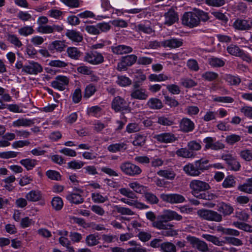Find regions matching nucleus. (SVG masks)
Masks as SVG:
<instances>
[{
  "label": "nucleus",
  "instance_id": "nucleus-53",
  "mask_svg": "<svg viewBox=\"0 0 252 252\" xmlns=\"http://www.w3.org/2000/svg\"><path fill=\"white\" fill-rule=\"evenodd\" d=\"M226 80L231 85H238L241 81V79L238 76L230 74L226 75Z\"/></svg>",
  "mask_w": 252,
  "mask_h": 252
},
{
  "label": "nucleus",
  "instance_id": "nucleus-23",
  "mask_svg": "<svg viewBox=\"0 0 252 252\" xmlns=\"http://www.w3.org/2000/svg\"><path fill=\"white\" fill-rule=\"evenodd\" d=\"M66 47L65 41L55 40L49 44V49L50 50H56L57 52H62L64 51Z\"/></svg>",
  "mask_w": 252,
  "mask_h": 252
},
{
  "label": "nucleus",
  "instance_id": "nucleus-62",
  "mask_svg": "<svg viewBox=\"0 0 252 252\" xmlns=\"http://www.w3.org/2000/svg\"><path fill=\"white\" fill-rule=\"evenodd\" d=\"M47 177L51 180L59 181L61 179V176L60 174L54 170H49L46 173Z\"/></svg>",
  "mask_w": 252,
  "mask_h": 252
},
{
  "label": "nucleus",
  "instance_id": "nucleus-52",
  "mask_svg": "<svg viewBox=\"0 0 252 252\" xmlns=\"http://www.w3.org/2000/svg\"><path fill=\"white\" fill-rule=\"evenodd\" d=\"M34 31L31 26H25L19 29L18 32L21 35L25 36L31 35L34 32Z\"/></svg>",
  "mask_w": 252,
  "mask_h": 252
},
{
  "label": "nucleus",
  "instance_id": "nucleus-39",
  "mask_svg": "<svg viewBox=\"0 0 252 252\" xmlns=\"http://www.w3.org/2000/svg\"><path fill=\"white\" fill-rule=\"evenodd\" d=\"M92 198L95 203H103L108 200L107 196H103L99 192H94L92 193Z\"/></svg>",
  "mask_w": 252,
  "mask_h": 252
},
{
  "label": "nucleus",
  "instance_id": "nucleus-48",
  "mask_svg": "<svg viewBox=\"0 0 252 252\" xmlns=\"http://www.w3.org/2000/svg\"><path fill=\"white\" fill-rule=\"evenodd\" d=\"M227 52L231 55L239 57L242 51L237 46L231 44L227 48Z\"/></svg>",
  "mask_w": 252,
  "mask_h": 252
},
{
  "label": "nucleus",
  "instance_id": "nucleus-7",
  "mask_svg": "<svg viewBox=\"0 0 252 252\" xmlns=\"http://www.w3.org/2000/svg\"><path fill=\"white\" fill-rule=\"evenodd\" d=\"M84 61L93 65H97L104 62V58L101 53L91 51L85 53Z\"/></svg>",
  "mask_w": 252,
  "mask_h": 252
},
{
  "label": "nucleus",
  "instance_id": "nucleus-17",
  "mask_svg": "<svg viewBox=\"0 0 252 252\" xmlns=\"http://www.w3.org/2000/svg\"><path fill=\"white\" fill-rule=\"evenodd\" d=\"M161 46L169 48H176L182 46L183 44V40L176 38H172L164 40L161 42Z\"/></svg>",
  "mask_w": 252,
  "mask_h": 252
},
{
  "label": "nucleus",
  "instance_id": "nucleus-22",
  "mask_svg": "<svg viewBox=\"0 0 252 252\" xmlns=\"http://www.w3.org/2000/svg\"><path fill=\"white\" fill-rule=\"evenodd\" d=\"M65 35L69 39L75 42H80L83 38L80 32L73 30H67Z\"/></svg>",
  "mask_w": 252,
  "mask_h": 252
},
{
  "label": "nucleus",
  "instance_id": "nucleus-34",
  "mask_svg": "<svg viewBox=\"0 0 252 252\" xmlns=\"http://www.w3.org/2000/svg\"><path fill=\"white\" fill-rule=\"evenodd\" d=\"M176 154L179 157L184 158H193L195 157V154L193 152L189 151V149H188L186 148L178 149L176 151Z\"/></svg>",
  "mask_w": 252,
  "mask_h": 252
},
{
  "label": "nucleus",
  "instance_id": "nucleus-27",
  "mask_svg": "<svg viewBox=\"0 0 252 252\" xmlns=\"http://www.w3.org/2000/svg\"><path fill=\"white\" fill-rule=\"evenodd\" d=\"M128 244L132 247L127 249L126 252H147L146 249L142 247L136 241H129Z\"/></svg>",
  "mask_w": 252,
  "mask_h": 252
},
{
  "label": "nucleus",
  "instance_id": "nucleus-36",
  "mask_svg": "<svg viewBox=\"0 0 252 252\" xmlns=\"http://www.w3.org/2000/svg\"><path fill=\"white\" fill-rule=\"evenodd\" d=\"M160 250L162 252H176L175 245L169 242L161 243L160 246Z\"/></svg>",
  "mask_w": 252,
  "mask_h": 252
},
{
  "label": "nucleus",
  "instance_id": "nucleus-18",
  "mask_svg": "<svg viewBox=\"0 0 252 252\" xmlns=\"http://www.w3.org/2000/svg\"><path fill=\"white\" fill-rule=\"evenodd\" d=\"M233 26L235 29L241 31H247L251 29V26L249 21L245 19H237L234 22Z\"/></svg>",
  "mask_w": 252,
  "mask_h": 252
},
{
  "label": "nucleus",
  "instance_id": "nucleus-49",
  "mask_svg": "<svg viewBox=\"0 0 252 252\" xmlns=\"http://www.w3.org/2000/svg\"><path fill=\"white\" fill-rule=\"evenodd\" d=\"M181 84L187 88H189L195 86L197 85L193 80L189 78H182L181 79Z\"/></svg>",
  "mask_w": 252,
  "mask_h": 252
},
{
  "label": "nucleus",
  "instance_id": "nucleus-61",
  "mask_svg": "<svg viewBox=\"0 0 252 252\" xmlns=\"http://www.w3.org/2000/svg\"><path fill=\"white\" fill-rule=\"evenodd\" d=\"M241 140V136L237 134H231L226 136V142L230 144L233 145Z\"/></svg>",
  "mask_w": 252,
  "mask_h": 252
},
{
  "label": "nucleus",
  "instance_id": "nucleus-28",
  "mask_svg": "<svg viewBox=\"0 0 252 252\" xmlns=\"http://www.w3.org/2000/svg\"><path fill=\"white\" fill-rule=\"evenodd\" d=\"M42 195L38 190H32L26 195V199L29 201L35 202L41 199Z\"/></svg>",
  "mask_w": 252,
  "mask_h": 252
},
{
  "label": "nucleus",
  "instance_id": "nucleus-4",
  "mask_svg": "<svg viewBox=\"0 0 252 252\" xmlns=\"http://www.w3.org/2000/svg\"><path fill=\"white\" fill-rule=\"evenodd\" d=\"M153 227L161 229V235L165 237H173L178 235V231L175 230L174 225L171 223L163 224L160 221H156L154 223Z\"/></svg>",
  "mask_w": 252,
  "mask_h": 252
},
{
  "label": "nucleus",
  "instance_id": "nucleus-19",
  "mask_svg": "<svg viewBox=\"0 0 252 252\" xmlns=\"http://www.w3.org/2000/svg\"><path fill=\"white\" fill-rule=\"evenodd\" d=\"M130 96L133 99L146 100L148 97V94L144 88L131 90Z\"/></svg>",
  "mask_w": 252,
  "mask_h": 252
},
{
  "label": "nucleus",
  "instance_id": "nucleus-25",
  "mask_svg": "<svg viewBox=\"0 0 252 252\" xmlns=\"http://www.w3.org/2000/svg\"><path fill=\"white\" fill-rule=\"evenodd\" d=\"M218 211L223 216H226L231 215L233 213L234 209L230 204L222 202L218 206Z\"/></svg>",
  "mask_w": 252,
  "mask_h": 252
},
{
  "label": "nucleus",
  "instance_id": "nucleus-54",
  "mask_svg": "<svg viewBox=\"0 0 252 252\" xmlns=\"http://www.w3.org/2000/svg\"><path fill=\"white\" fill-rule=\"evenodd\" d=\"M236 182L234 178L232 176H227L224 180L222 183V186L225 188L234 187Z\"/></svg>",
  "mask_w": 252,
  "mask_h": 252
},
{
  "label": "nucleus",
  "instance_id": "nucleus-16",
  "mask_svg": "<svg viewBox=\"0 0 252 252\" xmlns=\"http://www.w3.org/2000/svg\"><path fill=\"white\" fill-rule=\"evenodd\" d=\"M195 127L194 123L188 118H183L179 123V128L184 132L192 131Z\"/></svg>",
  "mask_w": 252,
  "mask_h": 252
},
{
  "label": "nucleus",
  "instance_id": "nucleus-37",
  "mask_svg": "<svg viewBox=\"0 0 252 252\" xmlns=\"http://www.w3.org/2000/svg\"><path fill=\"white\" fill-rule=\"evenodd\" d=\"M129 187L132 189L135 192L140 193L143 194L146 191V187L140 185L137 182H133L130 183L128 185Z\"/></svg>",
  "mask_w": 252,
  "mask_h": 252
},
{
  "label": "nucleus",
  "instance_id": "nucleus-59",
  "mask_svg": "<svg viewBox=\"0 0 252 252\" xmlns=\"http://www.w3.org/2000/svg\"><path fill=\"white\" fill-rule=\"evenodd\" d=\"M186 114L189 116L196 115L199 112V108L196 106H188L185 110Z\"/></svg>",
  "mask_w": 252,
  "mask_h": 252
},
{
  "label": "nucleus",
  "instance_id": "nucleus-46",
  "mask_svg": "<svg viewBox=\"0 0 252 252\" xmlns=\"http://www.w3.org/2000/svg\"><path fill=\"white\" fill-rule=\"evenodd\" d=\"M146 140V136L141 134H137L135 136V139L132 142V144L135 146H142L145 144Z\"/></svg>",
  "mask_w": 252,
  "mask_h": 252
},
{
  "label": "nucleus",
  "instance_id": "nucleus-24",
  "mask_svg": "<svg viewBox=\"0 0 252 252\" xmlns=\"http://www.w3.org/2000/svg\"><path fill=\"white\" fill-rule=\"evenodd\" d=\"M183 170L189 176H198L201 172H199L196 165L191 163H189L186 165L184 168Z\"/></svg>",
  "mask_w": 252,
  "mask_h": 252
},
{
  "label": "nucleus",
  "instance_id": "nucleus-56",
  "mask_svg": "<svg viewBox=\"0 0 252 252\" xmlns=\"http://www.w3.org/2000/svg\"><path fill=\"white\" fill-rule=\"evenodd\" d=\"M218 74L214 72L208 71L203 73L202 75V78L207 81H212L218 77Z\"/></svg>",
  "mask_w": 252,
  "mask_h": 252
},
{
  "label": "nucleus",
  "instance_id": "nucleus-35",
  "mask_svg": "<svg viewBox=\"0 0 252 252\" xmlns=\"http://www.w3.org/2000/svg\"><path fill=\"white\" fill-rule=\"evenodd\" d=\"M143 194L145 200L150 204H157L158 203L159 199L155 194L146 191Z\"/></svg>",
  "mask_w": 252,
  "mask_h": 252
},
{
  "label": "nucleus",
  "instance_id": "nucleus-20",
  "mask_svg": "<svg viewBox=\"0 0 252 252\" xmlns=\"http://www.w3.org/2000/svg\"><path fill=\"white\" fill-rule=\"evenodd\" d=\"M112 52L116 55H123L130 53L132 51V48L128 46L119 45L116 46H112Z\"/></svg>",
  "mask_w": 252,
  "mask_h": 252
},
{
  "label": "nucleus",
  "instance_id": "nucleus-50",
  "mask_svg": "<svg viewBox=\"0 0 252 252\" xmlns=\"http://www.w3.org/2000/svg\"><path fill=\"white\" fill-rule=\"evenodd\" d=\"M122 59L124 63H126L128 66H130L136 62L137 57L135 55H130L123 57Z\"/></svg>",
  "mask_w": 252,
  "mask_h": 252
},
{
  "label": "nucleus",
  "instance_id": "nucleus-29",
  "mask_svg": "<svg viewBox=\"0 0 252 252\" xmlns=\"http://www.w3.org/2000/svg\"><path fill=\"white\" fill-rule=\"evenodd\" d=\"M157 174L162 177L171 180L174 179L176 175L175 172L171 169L160 170L157 172Z\"/></svg>",
  "mask_w": 252,
  "mask_h": 252
},
{
  "label": "nucleus",
  "instance_id": "nucleus-47",
  "mask_svg": "<svg viewBox=\"0 0 252 252\" xmlns=\"http://www.w3.org/2000/svg\"><path fill=\"white\" fill-rule=\"evenodd\" d=\"M117 84L122 87L129 86L131 84V80L125 76H118L116 81Z\"/></svg>",
  "mask_w": 252,
  "mask_h": 252
},
{
  "label": "nucleus",
  "instance_id": "nucleus-57",
  "mask_svg": "<svg viewBox=\"0 0 252 252\" xmlns=\"http://www.w3.org/2000/svg\"><path fill=\"white\" fill-rule=\"evenodd\" d=\"M96 91V88L94 86L90 84L88 85L85 90L84 93V97L89 98L92 95H93L94 93Z\"/></svg>",
  "mask_w": 252,
  "mask_h": 252
},
{
  "label": "nucleus",
  "instance_id": "nucleus-31",
  "mask_svg": "<svg viewBox=\"0 0 252 252\" xmlns=\"http://www.w3.org/2000/svg\"><path fill=\"white\" fill-rule=\"evenodd\" d=\"M202 237L207 241L211 242L218 246H222L224 243L223 241H220L218 237L214 235L203 234L202 235Z\"/></svg>",
  "mask_w": 252,
  "mask_h": 252
},
{
  "label": "nucleus",
  "instance_id": "nucleus-21",
  "mask_svg": "<svg viewBox=\"0 0 252 252\" xmlns=\"http://www.w3.org/2000/svg\"><path fill=\"white\" fill-rule=\"evenodd\" d=\"M165 25L171 26L178 20V15L173 9H170L164 14Z\"/></svg>",
  "mask_w": 252,
  "mask_h": 252
},
{
  "label": "nucleus",
  "instance_id": "nucleus-30",
  "mask_svg": "<svg viewBox=\"0 0 252 252\" xmlns=\"http://www.w3.org/2000/svg\"><path fill=\"white\" fill-rule=\"evenodd\" d=\"M37 163V161L36 159L32 158L23 159L20 161V163L28 171L32 170L36 166Z\"/></svg>",
  "mask_w": 252,
  "mask_h": 252
},
{
  "label": "nucleus",
  "instance_id": "nucleus-43",
  "mask_svg": "<svg viewBox=\"0 0 252 252\" xmlns=\"http://www.w3.org/2000/svg\"><path fill=\"white\" fill-rule=\"evenodd\" d=\"M233 225L235 227L249 232H252V226L242 222L234 221Z\"/></svg>",
  "mask_w": 252,
  "mask_h": 252
},
{
  "label": "nucleus",
  "instance_id": "nucleus-10",
  "mask_svg": "<svg viewBox=\"0 0 252 252\" xmlns=\"http://www.w3.org/2000/svg\"><path fill=\"white\" fill-rule=\"evenodd\" d=\"M160 197L163 201L170 204L182 203L186 200L184 196L178 193H162L160 195Z\"/></svg>",
  "mask_w": 252,
  "mask_h": 252
},
{
  "label": "nucleus",
  "instance_id": "nucleus-11",
  "mask_svg": "<svg viewBox=\"0 0 252 252\" xmlns=\"http://www.w3.org/2000/svg\"><path fill=\"white\" fill-rule=\"evenodd\" d=\"M43 69L41 65L37 62H30L27 65L23 67L22 72L29 74H37L42 71Z\"/></svg>",
  "mask_w": 252,
  "mask_h": 252
},
{
  "label": "nucleus",
  "instance_id": "nucleus-60",
  "mask_svg": "<svg viewBox=\"0 0 252 252\" xmlns=\"http://www.w3.org/2000/svg\"><path fill=\"white\" fill-rule=\"evenodd\" d=\"M240 156L246 161H250L252 160V153L250 150H242L240 152Z\"/></svg>",
  "mask_w": 252,
  "mask_h": 252
},
{
  "label": "nucleus",
  "instance_id": "nucleus-13",
  "mask_svg": "<svg viewBox=\"0 0 252 252\" xmlns=\"http://www.w3.org/2000/svg\"><path fill=\"white\" fill-rule=\"evenodd\" d=\"M68 82L69 80L67 77L59 75L56 77L55 80L52 82L51 85L55 89L63 91L65 89V86L68 85Z\"/></svg>",
  "mask_w": 252,
  "mask_h": 252
},
{
  "label": "nucleus",
  "instance_id": "nucleus-64",
  "mask_svg": "<svg viewBox=\"0 0 252 252\" xmlns=\"http://www.w3.org/2000/svg\"><path fill=\"white\" fill-rule=\"evenodd\" d=\"M238 189L241 191L247 193L252 194V187L248 184V181L243 185L238 186Z\"/></svg>",
  "mask_w": 252,
  "mask_h": 252
},
{
  "label": "nucleus",
  "instance_id": "nucleus-63",
  "mask_svg": "<svg viewBox=\"0 0 252 252\" xmlns=\"http://www.w3.org/2000/svg\"><path fill=\"white\" fill-rule=\"evenodd\" d=\"M137 237L142 242H145L151 239L152 235L150 232L140 231L137 234Z\"/></svg>",
  "mask_w": 252,
  "mask_h": 252
},
{
  "label": "nucleus",
  "instance_id": "nucleus-26",
  "mask_svg": "<svg viewBox=\"0 0 252 252\" xmlns=\"http://www.w3.org/2000/svg\"><path fill=\"white\" fill-rule=\"evenodd\" d=\"M34 124L33 120L26 118H20L12 123V126L14 127L30 126Z\"/></svg>",
  "mask_w": 252,
  "mask_h": 252
},
{
  "label": "nucleus",
  "instance_id": "nucleus-51",
  "mask_svg": "<svg viewBox=\"0 0 252 252\" xmlns=\"http://www.w3.org/2000/svg\"><path fill=\"white\" fill-rule=\"evenodd\" d=\"M126 144L124 143H116L110 145L108 147V150L111 152L116 153L123 149H126Z\"/></svg>",
  "mask_w": 252,
  "mask_h": 252
},
{
  "label": "nucleus",
  "instance_id": "nucleus-32",
  "mask_svg": "<svg viewBox=\"0 0 252 252\" xmlns=\"http://www.w3.org/2000/svg\"><path fill=\"white\" fill-rule=\"evenodd\" d=\"M147 106L152 109H160L162 107L161 101L157 98H151L147 102Z\"/></svg>",
  "mask_w": 252,
  "mask_h": 252
},
{
  "label": "nucleus",
  "instance_id": "nucleus-14",
  "mask_svg": "<svg viewBox=\"0 0 252 252\" xmlns=\"http://www.w3.org/2000/svg\"><path fill=\"white\" fill-rule=\"evenodd\" d=\"M74 192L69 194L66 196L67 199L71 203L79 204L83 202L84 198L82 196L81 193H83V191L79 189L75 188L73 189Z\"/></svg>",
  "mask_w": 252,
  "mask_h": 252
},
{
  "label": "nucleus",
  "instance_id": "nucleus-40",
  "mask_svg": "<svg viewBox=\"0 0 252 252\" xmlns=\"http://www.w3.org/2000/svg\"><path fill=\"white\" fill-rule=\"evenodd\" d=\"M7 39L10 43L13 44L16 47L20 48L23 45L22 42L15 34L8 33L7 35Z\"/></svg>",
  "mask_w": 252,
  "mask_h": 252
},
{
  "label": "nucleus",
  "instance_id": "nucleus-42",
  "mask_svg": "<svg viewBox=\"0 0 252 252\" xmlns=\"http://www.w3.org/2000/svg\"><path fill=\"white\" fill-rule=\"evenodd\" d=\"M114 207L116 211L121 215L129 216L134 215V213L128 208L123 207L119 205H116Z\"/></svg>",
  "mask_w": 252,
  "mask_h": 252
},
{
  "label": "nucleus",
  "instance_id": "nucleus-1",
  "mask_svg": "<svg viewBox=\"0 0 252 252\" xmlns=\"http://www.w3.org/2000/svg\"><path fill=\"white\" fill-rule=\"evenodd\" d=\"M37 23L40 25L37 28V32L43 34L54 33L55 32H62L64 30L63 24L46 25L48 23V19L45 16L39 17Z\"/></svg>",
  "mask_w": 252,
  "mask_h": 252
},
{
  "label": "nucleus",
  "instance_id": "nucleus-12",
  "mask_svg": "<svg viewBox=\"0 0 252 252\" xmlns=\"http://www.w3.org/2000/svg\"><path fill=\"white\" fill-rule=\"evenodd\" d=\"M153 138L160 143H172L177 140L175 135L171 132H164L156 134Z\"/></svg>",
  "mask_w": 252,
  "mask_h": 252
},
{
  "label": "nucleus",
  "instance_id": "nucleus-8",
  "mask_svg": "<svg viewBox=\"0 0 252 252\" xmlns=\"http://www.w3.org/2000/svg\"><path fill=\"white\" fill-rule=\"evenodd\" d=\"M187 240L193 248L197 249L199 252H208L209 251L208 244L199 238L189 236L187 237Z\"/></svg>",
  "mask_w": 252,
  "mask_h": 252
},
{
  "label": "nucleus",
  "instance_id": "nucleus-15",
  "mask_svg": "<svg viewBox=\"0 0 252 252\" xmlns=\"http://www.w3.org/2000/svg\"><path fill=\"white\" fill-rule=\"evenodd\" d=\"M112 108L115 112H119L122 110H127L128 107L126 105V101L118 96L115 97L112 101Z\"/></svg>",
  "mask_w": 252,
  "mask_h": 252
},
{
  "label": "nucleus",
  "instance_id": "nucleus-38",
  "mask_svg": "<svg viewBox=\"0 0 252 252\" xmlns=\"http://www.w3.org/2000/svg\"><path fill=\"white\" fill-rule=\"evenodd\" d=\"M208 162L209 160L208 159H200L196 160L194 163L198 171L201 172L209 169V165H207Z\"/></svg>",
  "mask_w": 252,
  "mask_h": 252
},
{
  "label": "nucleus",
  "instance_id": "nucleus-45",
  "mask_svg": "<svg viewBox=\"0 0 252 252\" xmlns=\"http://www.w3.org/2000/svg\"><path fill=\"white\" fill-rule=\"evenodd\" d=\"M157 123L164 126H170L174 124L172 119L165 116L159 117Z\"/></svg>",
  "mask_w": 252,
  "mask_h": 252
},
{
  "label": "nucleus",
  "instance_id": "nucleus-33",
  "mask_svg": "<svg viewBox=\"0 0 252 252\" xmlns=\"http://www.w3.org/2000/svg\"><path fill=\"white\" fill-rule=\"evenodd\" d=\"M66 53L69 58L74 60H78L81 56V52L75 47H68L66 50Z\"/></svg>",
  "mask_w": 252,
  "mask_h": 252
},
{
  "label": "nucleus",
  "instance_id": "nucleus-3",
  "mask_svg": "<svg viewBox=\"0 0 252 252\" xmlns=\"http://www.w3.org/2000/svg\"><path fill=\"white\" fill-rule=\"evenodd\" d=\"M197 214L202 219L216 222H220L222 220V215L217 212L206 209L197 211Z\"/></svg>",
  "mask_w": 252,
  "mask_h": 252
},
{
  "label": "nucleus",
  "instance_id": "nucleus-55",
  "mask_svg": "<svg viewBox=\"0 0 252 252\" xmlns=\"http://www.w3.org/2000/svg\"><path fill=\"white\" fill-rule=\"evenodd\" d=\"M52 205L55 210H61L63 206V202L61 198L59 197H54L52 201Z\"/></svg>",
  "mask_w": 252,
  "mask_h": 252
},
{
  "label": "nucleus",
  "instance_id": "nucleus-9",
  "mask_svg": "<svg viewBox=\"0 0 252 252\" xmlns=\"http://www.w3.org/2000/svg\"><path fill=\"white\" fill-rule=\"evenodd\" d=\"M189 188L191 189L192 193H198L200 191H204L210 189L209 185L205 182L199 180H192L189 183Z\"/></svg>",
  "mask_w": 252,
  "mask_h": 252
},
{
  "label": "nucleus",
  "instance_id": "nucleus-58",
  "mask_svg": "<svg viewBox=\"0 0 252 252\" xmlns=\"http://www.w3.org/2000/svg\"><path fill=\"white\" fill-rule=\"evenodd\" d=\"M84 165V163L82 161L72 160L67 163L69 168L72 169H79L81 168Z\"/></svg>",
  "mask_w": 252,
  "mask_h": 252
},
{
  "label": "nucleus",
  "instance_id": "nucleus-5",
  "mask_svg": "<svg viewBox=\"0 0 252 252\" xmlns=\"http://www.w3.org/2000/svg\"><path fill=\"white\" fill-rule=\"evenodd\" d=\"M182 23L190 28L196 27L199 25V19L197 17L195 10L192 12H185L182 18Z\"/></svg>",
  "mask_w": 252,
  "mask_h": 252
},
{
  "label": "nucleus",
  "instance_id": "nucleus-44",
  "mask_svg": "<svg viewBox=\"0 0 252 252\" xmlns=\"http://www.w3.org/2000/svg\"><path fill=\"white\" fill-rule=\"evenodd\" d=\"M86 243L89 247H92L99 243L98 239L94 234H90L86 237Z\"/></svg>",
  "mask_w": 252,
  "mask_h": 252
},
{
  "label": "nucleus",
  "instance_id": "nucleus-6",
  "mask_svg": "<svg viewBox=\"0 0 252 252\" xmlns=\"http://www.w3.org/2000/svg\"><path fill=\"white\" fill-rule=\"evenodd\" d=\"M182 216L178 214L176 212L171 210H166L163 212V214L158 217V220L156 221H160L163 224H168V221L176 220H182Z\"/></svg>",
  "mask_w": 252,
  "mask_h": 252
},
{
  "label": "nucleus",
  "instance_id": "nucleus-2",
  "mask_svg": "<svg viewBox=\"0 0 252 252\" xmlns=\"http://www.w3.org/2000/svg\"><path fill=\"white\" fill-rule=\"evenodd\" d=\"M120 168L124 174L131 177L138 175L142 172L141 169L138 166L129 161L122 163Z\"/></svg>",
  "mask_w": 252,
  "mask_h": 252
},
{
  "label": "nucleus",
  "instance_id": "nucleus-41",
  "mask_svg": "<svg viewBox=\"0 0 252 252\" xmlns=\"http://www.w3.org/2000/svg\"><path fill=\"white\" fill-rule=\"evenodd\" d=\"M208 62L211 66L216 67H222L225 64L224 61L221 59L216 57H212L209 58L208 60Z\"/></svg>",
  "mask_w": 252,
  "mask_h": 252
}]
</instances>
